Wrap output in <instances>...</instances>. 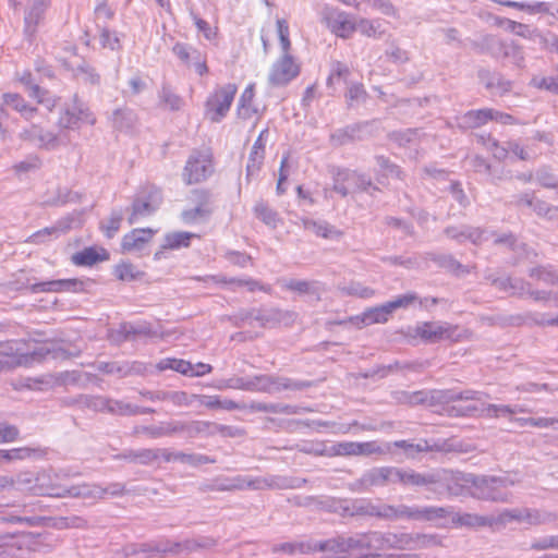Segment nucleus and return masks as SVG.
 Wrapping results in <instances>:
<instances>
[{"mask_svg": "<svg viewBox=\"0 0 558 558\" xmlns=\"http://www.w3.org/2000/svg\"><path fill=\"white\" fill-rule=\"evenodd\" d=\"M451 473L446 470H438L427 473H418L411 469H400L396 466H375L366 470L360 478L351 484V489L357 493L369 492L373 488L385 487L388 485L401 484L403 486H430L437 484H447L448 489L457 494L449 486Z\"/></svg>", "mask_w": 558, "mask_h": 558, "instance_id": "f257e3e1", "label": "nucleus"}, {"mask_svg": "<svg viewBox=\"0 0 558 558\" xmlns=\"http://www.w3.org/2000/svg\"><path fill=\"white\" fill-rule=\"evenodd\" d=\"M272 487H287L286 480L279 476L251 477L236 475L234 477H217L203 486L204 492H232L244 489H264Z\"/></svg>", "mask_w": 558, "mask_h": 558, "instance_id": "f03ea898", "label": "nucleus"}, {"mask_svg": "<svg viewBox=\"0 0 558 558\" xmlns=\"http://www.w3.org/2000/svg\"><path fill=\"white\" fill-rule=\"evenodd\" d=\"M464 482L473 487V496L483 500L508 501L510 493L508 488L514 485V481L509 476H489L468 474Z\"/></svg>", "mask_w": 558, "mask_h": 558, "instance_id": "7ed1b4c3", "label": "nucleus"}, {"mask_svg": "<svg viewBox=\"0 0 558 558\" xmlns=\"http://www.w3.org/2000/svg\"><path fill=\"white\" fill-rule=\"evenodd\" d=\"M381 520L386 521H437L449 513L447 508L436 506L389 505L383 502Z\"/></svg>", "mask_w": 558, "mask_h": 558, "instance_id": "20e7f679", "label": "nucleus"}, {"mask_svg": "<svg viewBox=\"0 0 558 558\" xmlns=\"http://www.w3.org/2000/svg\"><path fill=\"white\" fill-rule=\"evenodd\" d=\"M487 395L484 392L471 389L460 392H456L453 390H437L432 392L430 400L445 403L458 400L476 401L480 402V404H469L460 408L451 407L448 410V413L450 416H486V410L483 409V404H486L484 402V398Z\"/></svg>", "mask_w": 558, "mask_h": 558, "instance_id": "39448f33", "label": "nucleus"}, {"mask_svg": "<svg viewBox=\"0 0 558 558\" xmlns=\"http://www.w3.org/2000/svg\"><path fill=\"white\" fill-rule=\"evenodd\" d=\"M25 345L26 343L22 340L0 342V355L15 356L17 357V364L27 363L28 361H41L49 354H52L53 359H69L72 355L62 348L50 349L48 345H39L34 350H25Z\"/></svg>", "mask_w": 558, "mask_h": 558, "instance_id": "423d86ee", "label": "nucleus"}, {"mask_svg": "<svg viewBox=\"0 0 558 558\" xmlns=\"http://www.w3.org/2000/svg\"><path fill=\"white\" fill-rule=\"evenodd\" d=\"M163 196L159 187L155 185L142 186L134 195L129 208V225H134L142 219L153 216L161 206Z\"/></svg>", "mask_w": 558, "mask_h": 558, "instance_id": "0eeeda50", "label": "nucleus"}, {"mask_svg": "<svg viewBox=\"0 0 558 558\" xmlns=\"http://www.w3.org/2000/svg\"><path fill=\"white\" fill-rule=\"evenodd\" d=\"M236 92L232 83L216 87L205 102V116L214 123L220 122L229 112Z\"/></svg>", "mask_w": 558, "mask_h": 558, "instance_id": "6e6552de", "label": "nucleus"}, {"mask_svg": "<svg viewBox=\"0 0 558 558\" xmlns=\"http://www.w3.org/2000/svg\"><path fill=\"white\" fill-rule=\"evenodd\" d=\"M81 123L94 125L96 118L89 107L74 94L70 104H65L58 119L61 129L74 130Z\"/></svg>", "mask_w": 558, "mask_h": 558, "instance_id": "1a4fd4ad", "label": "nucleus"}, {"mask_svg": "<svg viewBox=\"0 0 558 558\" xmlns=\"http://www.w3.org/2000/svg\"><path fill=\"white\" fill-rule=\"evenodd\" d=\"M56 484H52L50 476L46 473L35 475L29 471L20 472L14 476V490L36 496L53 497Z\"/></svg>", "mask_w": 558, "mask_h": 558, "instance_id": "9d476101", "label": "nucleus"}, {"mask_svg": "<svg viewBox=\"0 0 558 558\" xmlns=\"http://www.w3.org/2000/svg\"><path fill=\"white\" fill-rule=\"evenodd\" d=\"M248 391L276 393L282 390H302L310 386L305 381H295L287 377L255 375L250 378Z\"/></svg>", "mask_w": 558, "mask_h": 558, "instance_id": "9b49d317", "label": "nucleus"}, {"mask_svg": "<svg viewBox=\"0 0 558 558\" xmlns=\"http://www.w3.org/2000/svg\"><path fill=\"white\" fill-rule=\"evenodd\" d=\"M458 327L448 323L424 322L410 328L408 335L413 338H421L426 343H436L442 340H453Z\"/></svg>", "mask_w": 558, "mask_h": 558, "instance_id": "f8f14e48", "label": "nucleus"}, {"mask_svg": "<svg viewBox=\"0 0 558 558\" xmlns=\"http://www.w3.org/2000/svg\"><path fill=\"white\" fill-rule=\"evenodd\" d=\"M213 172L210 156L201 150H193L183 168L182 179L191 185L206 180Z\"/></svg>", "mask_w": 558, "mask_h": 558, "instance_id": "ddd939ff", "label": "nucleus"}, {"mask_svg": "<svg viewBox=\"0 0 558 558\" xmlns=\"http://www.w3.org/2000/svg\"><path fill=\"white\" fill-rule=\"evenodd\" d=\"M367 550L404 549L413 543V536L409 533H391L369 531L366 532Z\"/></svg>", "mask_w": 558, "mask_h": 558, "instance_id": "4468645a", "label": "nucleus"}, {"mask_svg": "<svg viewBox=\"0 0 558 558\" xmlns=\"http://www.w3.org/2000/svg\"><path fill=\"white\" fill-rule=\"evenodd\" d=\"M300 74V65L290 52L282 54L271 65L268 82L272 86H284Z\"/></svg>", "mask_w": 558, "mask_h": 558, "instance_id": "2eb2a0df", "label": "nucleus"}, {"mask_svg": "<svg viewBox=\"0 0 558 558\" xmlns=\"http://www.w3.org/2000/svg\"><path fill=\"white\" fill-rule=\"evenodd\" d=\"M254 319L262 327H276L278 325H290L295 319V314L277 307L260 311H248L241 315V320Z\"/></svg>", "mask_w": 558, "mask_h": 558, "instance_id": "dca6fc26", "label": "nucleus"}, {"mask_svg": "<svg viewBox=\"0 0 558 558\" xmlns=\"http://www.w3.org/2000/svg\"><path fill=\"white\" fill-rule=\"evenodd\" d=\"M96 369L107 375H116L119 378H124L135 375H144L146 372V365L140 361H111V362H98Z\"/></svg>", "mask_w": 558, "mask_h": 558, "instance_id": "f3484780", "label": "nucleus"}, {"mask_svg": "<svg viewBox=\"0 0 558 558\" xmlns=\"http://www.w3.org/2000/svg\"><path fill=\"white\" fill-rule=\"evenodd\" d=\"M323 17L328 28L339 37L347 38L355 31V23L345 12L325 8Z\"/></svg>", "mask_w": 558, "mask_h": 558, "instance_id": "a211bd4d", "label": "nucleus"}, {"mask_svg": "<svg viewBox=\"0 0 558 558\" xmlns=\"http://www.w3.org/2000/svg\"><path fill=\"white\" fill-rule=\"evenodd\" d=\"M172 52L185 65L194 66L195 72L198 75L203 76L208 72L205 54H203L198 49L192 47L191 45L177 43L172 47Z\"/></svg>", "mask_w": 558, "mask_h": 558, "instance_id": "6ab92c4d", "label": "nucleus"}, {"mask_svg": "<svg viewBox=\"0 0 558 558\" xmlns=\"http://www.w3.org/2000/svg\"><path fill=\"white\" fill-rule=\"evenodd\" d=\"M480 83L495 96H504L512 88V81L505 77L500 72L482 68L477 71Z\"/></svg>", "mask_w": 558, "mask_h": 558, "instance_id": "aec40b11", "label": "nucleus"}, {"mask_svg": "<svg viewBox=\"0 0 558 558\" xmlns=\"http://www.w3.org/2000/svg\"><path fill=\"white\" fill-rule=\"evenodd\" d=\"M53 497L64 498H82V499H100L104 498L102 487L97 484H78L70 487L56 485Z\"/></svg>", "mask_w": 558, "mask_h": 558, "instance_id": "412c9836", "label": "nucleus"}, {"mask_svg": "<svg viewBox=\"0 0 558 558\" xmlns=\"http://www.w3.org/2000/svg\"><path fill=\"white\" fill-rule=\"evenodd\" d=\"M20 138L37 143L39 148L47 150L56 149L60 145V140L56 133L46 131L37 124H32L31 128L23 130L20 133Z\"/></svg>", "mask_w": 558, "mask_h": 558, "instance_id": "4be33fe9", "label": "nucleus"}, {"mask_svg": "<svg viewBox=\"0 0 558 558\" xmlns=\"http://www.w3.org/2000/svg\"><path fill=\"white\" fill-rule=\"evenodd\" d=\"M140 395L151 402H171L175 407H189L197 397L189 396L185 391L173 390H140Z\"/></svg>", "mask_w": 558, "mask_h": 558, "instance_id": "5701e85b", "label": "nucleus"}, {"mask_svg": "<svg viewBox=\"0 0 558 558\" xmlns=\"http://www.w3.org/2000/svg\"><path fill=\"white\" fill-rule=\"evenodd\" d=\"M444 233L459 243H464L466 241L478 245L482 241L487 240L485 236L486 231L480 227H473L468 225L462 226H450L444 230Z\"/></svg>", "mask_w": 558, "mask_h": 558, "instance_id": "b1692460", "label": "nucleus"}, {"mask_svg": "<svg viewBox=\"0 0 558 558\" xmlns=\"http://www.w3.org/2000/svg\"><path fill=\"white\" fill-rule=\"evenodd\" d=\"M391 312L387 303H384L365 310L361 315L350 317V322L361 328L373 324H385L389 320Z\"/></svg>", "mask_w": 558, "mask_h": 558, "instance_id": "393cba45", "label": "nucleus"}, {"mask_svg": "<svg viewBox=\"0 0 558 558\" xmlns=\"http://www.w3.org/2000/svg\"><path fill=\"white\" fill-rule=\"evenodd\" d=\"M268 136V129H264L255 143L252 146L247 165H246V178L250 179L256 175L264 162L265 158V137Z\"/></svg>", "mask_w": 558, "mask_h": 558, "instance_id": "a878e982", "label": "nucleus"}, {"mask_svg": "<svg viewBox=\"0 0 558 558\" xmlns=\"http://www.w3.org/2000/svg\"><path fill=\"white\" fill-rule=\"evenodd\" d=\"M33 293L38 292H77L83 289V282L78 279H58L34 283L29 287Z\"/></svg>", "mask_w": 558, "mask_h": 558, "instance_id": "bb28decb", "label": "nucleus"}, {"mask_svg": "<svg viewBox=\"0 0 558 558\" xmlns=\"http://www.w3.org/2000/svg\"><path fill=\"white\" fill-rule=\"evenodd\" d=\"M367 123H354L345 128L338 129L331 134V141L339 146L349 144L354 141L365 138L364 133L371 128Z\"/></svg>", "mask_w": 558, "mask_h": 558, "instance_id": "cd10ccee", "label": "nucleus"}, {"mask_svg": "<svg viewBox=\"0 0 558 558\" xmlns=\"http://www.w3.org/2000/svg\"><path fill=\"white\" fill-rule=\"evenodd\" d=\"M50 4V0H32L29 7L25 11L24 23L25 33L28 36L35 34L36 28L44 17L47 8Z\"/></svg>", "mask_w": 558, "mask_h": 558, "instance_id": "c85d7f7f", "label": "nucleus"}, {"mask_svg": "<svg viewBox=\"0 0 558 558\" xmlns=\"http://www.w3.org/2000/svg\"><path fill=\"white\" fill-rule=\"evenodd\" d=\"M381 507L383 502H373L371 499L361 498L352 500L344 510L351 517H375L381 519Z\"/></svg>", "mask_w": 558, "mask_h": 558, "instance_id": "c756f323", "label": "nucleus"}, {"mask_svg": "<svg viewBox=\"0 0 558 558\" xmlns=\"http://www.w3.org/2000/svg\"><path fill=\"white\" fill-rule=\"evenodd\" d=\"M155 231L146 229H133L126 233L121 242L122 250L125 252L140 251L144 245L150 241Z\"/></svg>", "mask_w": 558, "mask_h": 558, "instance_id": "7c9ffc66", "label": "nucleus"}, {"mask_svg": "<svg viewBox=\"0 0 558 558\" xmlns=\"http://www.w3.org/2000/svg\"><path fill=\"white\" fill-rule=\"evenodd\" d=\"M110 399L102 396L80 395L65 401L68 405H77L95 412H108Z\"/></svg>", "mask_w": 558, "mask_h": 558, "instance_id": "2f4dec72", "label": "nucleus"}, {"mask_svg": "<svg viewBox=\"0 0 558 558\" xmlns=\"http://www.w3.org/2000/svg\"><path fill=\"white\" fill-rule=\"evenodd\" d=\"M109 259V253L105 248L86 247L72 255V263L76 266H93L98 262Z\"/></svg>", "mask_w": 558, "mask_h": 558, "instance_id": "473e14b6", "label": "nucleus"}, {"mask_svg": "<svg viewBox=\"0 0 558 558\" xmlns=\"http://www.w3.org/2000/svg\"><path fill=\"white\" fill-rule=\"evenodd\" d=\"M493 109L470 110L458 118V125L463 129H475L492 120Z\"/></svg>", "mask_w": 558, "mask_h": 558, "instance_id": "72a5a7b5", "label": "nucleus"}, {"mask_svg": "<svg viewBox=\"0 0 558 558\" xmlns=\"http://www.w3.org/2000/svg\"><path fill=\"white\" fill-rule=\"evenodd\" d=\"M500 59L507 60L517 69L525 66V56L523 47L515 41H505L500 50Z\"/></svg>", "mask_w": 558, "mask_h": 558, "instance_id": "f704fd0d", "label": "nucleus"}, {"mask_svg": "<svg viewBox=\"0 0 558 558\" xmlns=\"http://www.w3.org/2000/svg\"><path fill=\"white\" fill-rule=\"evenodd\" d=\"M111 122L114 129L128 132L135 126L137 116L133 109L119 108L112 112Z\"/></svg>", "mask_w": 558, "mask_h": 558, "instance_id": "c9c22d12", "label": "nucleus"}, {"mask_svg": "<svg viewBox=\"0 0 558 558\" xmlns=\"http://www.w3.org/2000/svg\"><path fill=\"white\" fill-rule=\"evenodd\" d=\"M449 510V513L445 517H450L451 521L456 524L469 526V527H478L490 525L493 520L487 517H482L473 513H456L451 510L450 507H446Z\"/></svg>", "mask_w": 558, "mask_h": 558, "instance_id": "e433bc0d", "label": "nucleus"}, {"mask_svg": "<svg viewBox=\"0 0 558 558\" xmlns=\"http://www.w3.org/2000/svg\"><path fill=\"white\" fill-rule=\"evenodd\" d=\"M504 43V40H500L494 35H485L480 40L473 43V48L478 53H487L494 59L499 60Z\"/></svg>", "mask_w": 558, "mask_h": 558, "instance_id": "4c0bfd02", "label": "nucleus"}, {"mask_svg": "<svg viewBox=\"0 0 558 558\" xmlns=\"http://www.w3.org/2000/svg\"><path fill=\"white\" fill-rule=\"evenodd\" d=\"M303 227L305 230L314 232L317 236L324 239H340L342 232L326 221H316L313 219H304Z\"/></svg>", "mask_w": 558, "mask_h": 558, "instance_id": "58836bf2", "label": "nucleus"}, {"mask_svg": "<svg viewBox=\"0 0 558 558\" xmlns=\"http://www.w3.org/2000/svg\"><path fill=\"white\" fill-rule=\"evenodd\" d=\"M22 83H24L29 88V96L37 99V101L44 106H46L48 109H52L56 106L54 99L50 96L49 92L46 89H43L37 84H32V75L31 73H27L23 75L21 78Z\"/></svg>", "mask_w": 558, "mask_h": 558, "instance_id": "ea45409f", "label": "nucleus"}, {"mask_svg": "<svg viewBox=\"0 0 558 558\" xmlns=\"http://www.w3.org/2000/svg\"><path fill=\"white\" fill-rule=\"evenodd\" d=\"M250 409L255 412L275 413V414H298L300 408L296 405L284 404V403H266V402H253Z\"/></svg>", "mask_w": 558, "mask_h": 558, "instance_id": "a19ab883", "label": "nucleus"}, {"mask_svg": "<svg viewBox=\"0 0 558 558\" xmlns=\"http://www.w3.org/2000/svg\"><path fill=\"white\" fill-rule=\"evenodd\" d=\"M272 553H284L287 555H306L315 553V547L313 546V541L287 542L275 545L272 547Z\"/></svg>", "mask_w": 558, "mask_h": 558, "instance_id": "79ce46f5", "label": "nucleus"}, {"mask_svg": "<svg viewBox=\"0 0 558 558\" xmlns=\"http://www.w3.org/2000/svg\"><path fill=\"white\" fill-rule=\"evenodd\" d=\"M495 2L508 7L518 9L521 11H526L530 14H537V13H549L550 12V3L548 2H518V1H511V0H494Z\"/></svg>", "mask_w": 558, "mask_h": 558, "instance_id": "37998d69", "label": "nucleus"}, {"mask_svg": "<svg viewBox=\"0 0 558 558\" xmlns=\"http://www.w3.org/2000/svg\"><path fill=\"white\" fill-rule=\"evenodd\" d=\"M180 543V554L186 555L198 551L199 549L211 548L216 546L217 541L209 536H201L198 538H186Z\"/></svg>", "mask_w": 558, "mask_h": 558, "instance_id": "c03bdc74", "label": "nucleus"}, {"mask_svg": "<svg viewBox=\"0 0 558 558\" xmlns=\"http://www.w3.org/2000/svg\"><path fill=\"white\" fill-rule=\"evenodd\" d=\"M529 276L548 286H558V270L551 266H536L529 270Z\"/></svg>", "mask_w": 558, "mask_h": 558, "instance_id": "a18cd8bd", "label": "nucleus"}, {"mask_svg": "<svg viewBox=\"0 0 558 558\" xmlns=\"http://www.w3.org/2000/svg\"><path fill=\"white\" fill-rule=\"evenodd\" d=\"M2 98H3L4 105L12 107L14 110L19 111L26 119H31L34 116V113L36 112V108L29 107L25 102L24 98L19 94L7 93V94H3Z\"/></svg>", "mask_w": 558, "mask_h": 558, "instance_id": "49530a36", "label": "nucleus"}, {"mask_svg": "<svg viewBox=\"0 0 558 558\" xmlns=\"http://www.w3.org/2000/svg\"><path fill=\"white\" fill-rule=\"evenodd\" d=\"M195 236L196 234L186 231L170 232L165 235V243L162 244V247L169 250L187 247L191 240Z\"/></svg>", "mask_w": 558, "mask_h": 558, "instance_id": "de8ad7c7", "label": "nucleus"}, {"mask_svg": "<svg viewBox=\"0 0 558 558\" xmlns=\"http://www.w3.org/2000/svg\"><path fill=\"white\" fill-rule=\"evenodd\" d=\"M315 551H329L332 554H345L349 553L347 548V539L344 536H338L335 538L313 542Z\"/></svg>", "mask_w": 558, "mask_h": 558, "instance_id": "09e8293b", "label": "nucleus"}, {"mask_svg": "<svg viewBox=\"0 0 558 558\" xmlns=\"http://www.w3.org/2000/svg\"><path fill=\"white\" fill-rule=\"evenodd\" d=\"M156 367L159 372L172 369L184 376H191L192 374V363L180 359H162L157 363Z\"/></svg>", "mask_w": 558, "mask_h": 558, "instance_id": "8fccbe9b", "label": "nucleus"}, {"mask_svg": "<svg viewBox=\"0 0 558 558\" xmlns=\"http://www.w3.org/2000/svg\"><path fill=\"white\" fill-rule=\"evenodd\" d=\"M75 76L81 80L85 84H89L93 86L100 85V74L96 71V69L87 62H82L74 70Z\"/></svg>", "mask_w": 558, "mask_h": 558, "instance_id": "3c124183", "label": "nucleus"}, {"mask_svg": "<svg viewBox=\"0 0 558 558\" xmlns=\"http://www.w3.org/2000/svg\"><path fill=\"white\" fill-rule=\"evenodd\" d=\"M554 72L555 74L550 76H534L531 80V85L537 89L558 95V64L554 66Z\"/></svg>", "mask_w": 558, "mask_h": 558, "instance_id": "603ef678", "label": "nucleus"}, {"mask_svg": "<svg viewBox=\"0 0 558 558\" xmlns=\"http://www.w3.org/2000/svg\"><path fill=\"white\" fill-rule=\"evenodd\" d=\"M343 177L344 180L353 181L356 189L361 192L373 194V192L379 191V189L373 183L371 177L365 173H359L356 171L344 172Z\"/></svg>", "mask_w": 558, "mask_h": 558, "instance_id": "864d4df0", "label": "nucleus"}, {"mask_svg": "<svg viewBox=\"0 0 558 558\" xmlns=\"http://www.w3.org/2000/svg\"><path fill=\"white\" fill-rule=\"evenodd\" d=\"M340 291L350 296H356L360 299H371L375 295V290L362 284L359 281H350L341 287Z\"/></svg>", "mask_w": 558, "mask_h": 558, "instance_id": "5fc2aeb1", "label": "nucleus"}, {"mask_svg": "<svg viewBox=\"0 0 558 558\" xmlns=\"http://www.w3.org/2000/svg\"><path fill=\"white\" fill-rule=\"evenodd\" d=\"M123 220V213L121 209H112L109 218L101 221L100 229L108 239H112L121 227Z\"/></svg>", "mask_w": 558, "mask_h": 558, "instance_id": "6e6d98bb", "label": "nucleus"}, {"mask_svg": "<svg viewBox=\"0 0 558 558\" xmlns=\"http://www.w3.org/2000/svg\"><path fill=\"white\" fill-rule=\"evenodd\" d=\"M253 98H254V86L248 85L243 90V93L239 99L238 114L240 118L250 119L253 116V113L256 112V110L251 107Z\"/></svg>", "mask_w": 558, "mask_h": 558, "instance_id": "4d7b16f0", "label": "nucleus"}, {"mask_svg": "<svg viewBox=\"0 0 558 558\" xmlns=\"http://www.w3.org/2000/svg\"><path fill=\"white\" fill-rule=\"evenodd\" d=\"M159 100L161 106L173 111L180 110L183 106L182 98L177 95L168 85H162L161 89L159 90Z\"/></svg>", "mask_w": 558, "mask_h": 558, "instance_id": "13d9d810", "label": "nucleus"}, {"mask_svg": "<svg viewBox=\"0 0 558 558\" xmlns=\"http://www.w3.org/2000/svg\"><path fill=\"white\" fill-rule=\"evenodd\" d=\"M513 421L521 427L533 426L538 428L553 427L558 430V418L554 417H515Z\"/></svg>", "mask_w": 558, "mask_h": 558, "instance_id": "bf43d9fd", "label": "nucleus"}, {"mask_svg": "<svg viewBox=\"0 0 558 558\" xmlns=\"http://www.w3.org/2000/svg\"><path fill=\"white\" fill-rule=\"evenodd\" d=\"M254 213L265 225L276 228L279 221L277 211L270 208L266 203L259 202L254 206Z\"/></svg>", "mask_w": 558, "mask_h": 558, "instance_id": "052dcab7", "label": "nucleus"}, {"mask_svg": "<svg viewBox=\"0 0 558 558\" xmlns=\"http://www.w3.org/2000/svg\"><path fill=\"white\" fill-rule=\"evenodd\" d=\"M428 256L439 267L445 268L448 271L456 274L460 270H464V266L450 254H428Z\"/></svg>", "mask_w": 558, "mask_h": 558, "instance_id": "680f3d73", "label": "nucleus"}, {"mask_svg": "<svg viewBox=\"0 0 558 558\" xmlns=\"http://www.w3.org/2000/svg\"><path fill=\"white\" fill-rule=\"evenodd\" d=\"M295 449L300 452L316 457H330V450L323 441H305L303 444L296 445Z\"/></svg>", "mask_w": 558, "mask_h": 558, "instance_id": "e2e57ef3", "label": "nucleus"}, {"mask_svg": "<svg viewBox=\"0 0 558 558\" xmlns=\"http://www.w3.org/2000/svg\"><path fill=\"white\" fill-rule=\"evenodd\" d=\"M183 435L192 439V421H171L166 423V436Z\"/></svg>", "mask_w": 558, "mask_h": 558, "instance_id": "0e129e2a", "label": "nucleus"}, {"mask_svg": "<svg viewBox=\"0 0 558 558\" xmlns=\"http://www.w3.org/2000/svg\"><path fill=\"white\" fill-rule=\"evenodd\" d=\"M211 213H213L211 208L196 205L191 209L183 210L181 214V218L185 223H193L198 220H204V219L208 218Z\"/></svg>", "mask_w": 558, "mask_h": 558, "instance_id": "69168bd1", "label": "nucleus"}, {"mask_svg": "<svg viewBox=\"0 0 558 558\" xmlns=\"http://www.w3.org/2000/svg\"><path fill=\"white\" fill-rule=\"evenodd\" d=\"M217 423L209 421H192V439L216 435Z\"/></svg>", "mask_w": 558, "mask_h": 558, "instance_id": "338daca9", "label": "nucleus"}, {"mask_svg": "<svg viewBox=\"0 0 558 558\" xmlns=\"http://www.w3.org/2000/svg\"><path fill=\"white\" fill-rule=\"evenodd\" d=\"M108 413L123 416L137 415V405L122 400L110 399Z\"/></svg>", "mask_w": 558, "mask_h": 558, "instance_id": "774afa93", "label": "nucleus"}]
</instances>
